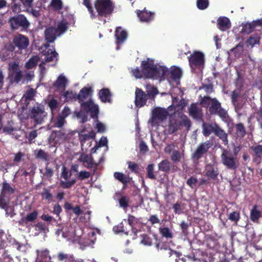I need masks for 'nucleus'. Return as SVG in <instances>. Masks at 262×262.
<instances>
[{
  "mask_svg": "<svg viewBox=\"0 0 262 262\" xmlns=\"http://www.w3.org/2000/svg\"><path fill=\"white\" fill-rule=\"evenodd\" d=\"M141 67L144 78L147 79L162 78L169 72L166 68L157 66L154 59L148 58L142 61Z\"/></svg>",
  "mask_w": 262,
  "mask_h": 262,
  "instance_id": "nucleus-1",
  "label": "nucleus"
},
{
  "mask_svg": "<svg viewBox=\"0 0 262 262\" xmlns=\"http://www.w3.org/2000/svg\"><path fill=\"white\" fill-rule=\"evenodd\" d=\"M15 192V188L10 184L4 181L2 184V188L0 192V208L4 209L6 212V216L11 217L15 215L14 207L10 205V195Z\"/></svg>",
  "mask_w": 262,
  "mask_h": 262,
  "instance_id": "nucleus-2",
  "label": "nucleus"
},
{
  "mask_svg": "<svg viewBox=\"0 0 262 262\" xmlns=\"http://www.w3.org/2000/svg\"><path fill=\"white\" fill-rule=\"evenodd\" d=\"M200 104L204 107H208L210 115H217L222 119L226 118L227 112L222 106L221 103L216 98H212L210 96L201 97L200 100Z\"/></svg>",
  "mask_w": 262,
  "mask_h": 262,
  "instance_id": "nucleus-3",
  "label": "nucleus"
},
{
  "mask_svg": "<svg viewBox=\"0 0 262 262\" xmlns=\"http://www.w3.org/2000/svg\"><path fill=\"white\" fill-rule=\"evenodd\" d=\"M30 41L29 38L21 34L14 35L12 41L6 43L5 49L6 51L17 54H21L23 50H26L29 47Z\"/></svg>",
  "mask_w": 262,
  "mask_h": 262,
  "instance_id": "nucleus-4",
  "label": "nucleus"
},
{
  "mask_svg": "<svg viewBox=\"0 0 262 262\" xmlns=\"http://www.w3.org/2000/svg\"><path fill=\"white\" fill-rule=\"evenodd\" d=\"M203 134L205 137H208L213 133L219 137L225 145H228V134L215 122L203 123L202 124Z\"/></svg>",
  "mask_w": 262,
  "mask_h": 262,
  "instance_id": "nucleus-5",
  "label": "nucleus"
},
{
  "mask_svg": "<svg viewBox=\"0 0 262 262\" xmlns=\"http://www.w3.org/2000/svg\"><path fill=\"white\" fill-rule=\"evenodd\" d=\"M94 6L97 12L96 17L99 19L110 16L115 8V5L111 0H96Z\"/></svg>",
  "mask_w": 262,
  "mask_h": 262,
  "instance_id": "nucleus-6",
  "label": "nucleus"
},
{
  "mask_svg": "<svg viewBox=\"0 0 262 262\" xmlns=\"http://www.w3.org/2000/svg\"><path fill=\"white\" fill-rule=\"evenodd\" d=\"M221 162L223 165L230 170L236 171L239 166L238 160L232 155L230 150L223 149L221 155Z\"/></svg>",
  "mask_w": 262,
  "mask_h": 262,
  "instance_id": "nucleus-7",
  "label": "nucleus"
},
{
  "mask_svg": "<svg viewBox=\"0 0 262 262\" xmlns=\"http://www.w3.org/2000/svg\"><path fill=\"white\" fill-rule=\"evenodd\" d=\"M8 77L11 83H19L23 78V72L20 69L18 62H10L8 65Z\"/></svg>",
  "mask_w": 262,
  "mask_h": 262,
  "instance_id": "nucleus-8",
  "label": "nucleus"
},
{
  "mask_svg": "<svg viewBox=\"0 0 262 262\" xmlns=\"http://www.w3.org/2000/svg\"><path fill=\"white\" fill-rule=\"evenodd\" d=\"M212 146L210 141H206L198 145L194 152L191 155V159L194 162L199 160L206 155L209 148Z\"/></svg>",
  "mask_w": 262,
  "mask_h": 262,
  "instance_id": "nucleus-9",
  "label": "nucleus"
},
{
  "mask_svg": "<svg viewBox=\"0 0 262 262\" xmlns=\"http://www.w3.org/2000/svg\"><path fill=\"white\" fill-rule=\"evenodd\" d=\"M9 22L12 30H17L19 28L23 30H26L30 25L27 18L22 14H18L11 17Z\"/></svg>",
  "mask_w": 262,
  "mask_h": 262,
  "instance_id": "nucleus-10",
  "label": "nucleus"
},
{
  "mask_svg": "<svg viewBox=\"0 0 262 262\" xmlns=\"http://www.w3.org/2000/svg\"><path fill=\"white\" fill-rule=\"evenodd\" d=\"M188 58L189 66L193 70L202 68L204 65V55L200 51L193 52Z\"/></svg>",
  "mask_w": 262,
  "mask_h": 262,
  "instance_id": "nucleus-11",
  "label": "nucleus"
},
{
  "mask_svg": "<svg viewBox=\"0 0 262 262\" xmlns=\"http://www.w3.org/2000/svg\"><path fill=\"white\" fill-rule=\"evenodd\" d=\"M168 116V111L164 108L157 107L154 108L151 112L150 122L152 125L157 123V121H163L165 120Z\"/></svg>",
  "mask_w": 262,
  "mask_h": 262,
  "instance_id": "nucleus-12",
  "label": "nucleus"
},
{
  "mask_svg": "<svg viewBox=\"0 0 262 262\" xmlns=\"http://www.w3.org/2000/svg\"><path fill=\"white\" fill-rule=\"evenodd\" d=\"M30 118L33 119L36 124H40L43 121L46 116L43 106L39 105L36 107H33L30 114Z\"/></svg>",
  "mask_w": 262,
  "mask_h": 262,
  "instance_id": "nucleus-13",
  "label": "nucleus"
},
{
  "mask_svg": "<svg viewBox=\"0 0 262 262\" xmlns=\"http://www.w3.org/2000/svg\"><path fill=\"white\" fill-rule=\"evenodd\" d=\"M81 108L86 113H91V117L93 119H97L99 114L98 105L94 104L92 100L85 102H82Z\"/></svg>",
  "mask_w": 262,
  "mask_h": 262,
  "instance_id": "nucleus-14",
  "label": "nucleus"
},
{
  "mask_svg": "<svg viewBox=\"0 0 262 262\" xmlns=\"http://www.w3.org/2000/svg\"><path fill=\"white\" fill-rule=\"evenodd\" d=\"M205 176L210 179L215 180L217 179L220 170L215 163H208L205 166Z\"/></svg>",
  "mask_w": 262,
  "mask_h": 262,
  "instance_id": "nucleus-15",
  "label": "nucleus"
},
{
  "mask_svg": "<svg viewBox=\"0 0 262 262\" xmlns=\"http://www.w3.org/2000/svg\"><path fill=\"white\" fill-rule=\"evenodd\" d=\"M148 99L147 95L141 89L136 88L135 91V104L140 108L146 105Z\"/></svg>",
  "mask_w": 262,
  "mask_h": 262,
  "instance_id": "nucleus-16",
  "label": "nucleus"
},
{
  "mask_svg": "<svg viewBox=\"0 0 262 262\" xmlns=\"http://www.w3.org/2000/svg\"><path fill=\"white\" fill-rule=\"evenodd\" d=\"M79 160L83 163L87 164V165H85L87 168L90 169L94 167V172H95L97 170L98 167L100 164V162H94V159L91 155H82Z\"/></svg>",
  "mask_w": 262,
  "mask_h": 262,
  "instance_id": "nucleus-17",
  "label": "nucleus"
},
{
  "mask_svg": "<svg viewBox=\"0 0 262 262\" xmlns=\"http://www.w3.org/2000/svg\"><path fill=\"white\" fill-rule=\"evenodd\" d=\"M136 13L142 22L149 23L154 19L155 13L148 11L145 8L142 10H137Z\"/></svg>",
  "mask_w": 262,
  "mask_h": 262,
  "instance_id": "nucleus-18",
  "label": "nucleus"
},
{
  "mask_svg": "<svg viewBox=\"0 0 262 262\" xmlns=\"http://www.w3.org/2000/svg\"><path fill=\"white\" fill-rule=\"evenodd\" d=\"M250 148L253 151L252 162L259 165L262 161V145L252 146Z\"/></svg>",
  "mask_w": 262,
  "mask_h": 262,
  "instance_id": "nucleus-19",
  "label": "nucleus"
},
{
  "mask_svg": "<svg viewBox=\"0 0 262 262\" xmlns=\"http://www.w3.org/2000/svg\"><path fill=\"white\" fill-rule=\"evenodd\" d=\"M50 47L49 43L45 45V47L47 50L44 51V54L46 56L45 60L46 62L53 61L54 60L57 61L58 54L55 51L53 46L52 47V49H49Z\"/></svg>",
  "mask_w": 262,
  "mask_h": 262,
  "instance_id": "nucleus-20",
  "label": "nucleus"
},
{
  "mask_svg": "<svg viewBox=\"0 0 262 262\" xmlns=\"http://www.w3.org/2000/svg\"><path fill=\"white\" fill-rule=\"evenodd\" d=\"M182 124L181 123V119L172 118L169 120L168 125L167 132L169 135L174 134L175 132L181 129Z\"/></svg>",
  "mask_w": 262,
  "mask_h": 262,
  "instance_id": "nucleus-21",
  "label": "nucleus"
},
{
  "mask_svg": "<svg viewBox=\"0 0 262 262\" xmlns=\"http://www.w3.org/2000/svg\"><path fill=\"white\" fill-rule=\"evenodd\" d=\"M57 29L53 27H49L45 30V37L48 43L54 41L57 37Z\"/></svg>",
  "mask_w": 262,
  "mask_h": 262,
  "instance_id": "nucleus-22",
  "label": "nucleus"
},
{
  "mask_svg": "<svg viewBox=\"0 0 262 262\" xmlns=\"http://www.w3.org/2000/svg\"><path fill=\"white\" fill-rule=\"evenodd\" d=\"M115 36L116 39V43L121 45L126 39L127 33L121 27H117L115 30Z\"/></svg>",
  "mask_w": 262,
  "mask_h": 262,
  "instance_id": "nucleus-23",
  "label": "nucleus"
},
{
  "mask_svg": "<svg viewBox=\"0 0 262 262\" xmlns=\"http://www.w3.org/2000/svg\"><path fill=\"white\" fill-rule=\"evenodd\" d=\"M189 115L194 119H199L202 118V110L195 103H192L188 108Z\"/></svg>",
  "mask_w": 262,
  "mask_h": 262,
  "instance_id": "nucleus-24",
  "label": "nucleus"
},
{
  "mask_svg": "<svg viewBox=\"0 0 262 262\" xmlns=\"http://www.w3.org/2000/svg\"><path fill=\"white\" fill-rule=\"evenodd\" d=\"M92 92L93 90L92 88L84 86L80 90L79 94H77V99L79 102H83L89 96L92 95Z\"/></svg>",
  "mask_w": 262,
  "mask_h": 262,
  "instance_id": "nucleus-25",
  "label": "nucleus"
},
{
  "mask_svg": "<svg viewBox=\"0 0 262 262\" xmlns=\"http://www.w3.org/2000/svg\"><path fill=\"white\" fill-rule=\"evenodd\" d=\"M262 216L261 211L258 209L257 205H254L250 212V219L254 223H257L259 219Z\"/></svg>",
  "mask_w": 262,
  "mask_h": 262,
  "instance_id": "nucleus-26",
  "label": "nucleus"
},
{
  "mask_svg": "<svg viewBox=\"0 0 262 262\" xmlns=\"http://www.w3.org/2000/svg\"><path fill=\"white\" fill-rule=\"evenodd\" d=\"M218 28L222 31H226L231 27L229 19L226 17H220L217 20Z\"/></svg>",
  "mask_w": 262,
  "mask_h": 262,
  "instance_id": "nucleus-27",
  "label": "nucleus"
},
{
  "mask_svg": "<svg viewBox=\"0 0 262 262\" xmlns=\"http://www.w3.org/2000/svg\"><path fill=\"white\" fill-rule=\"evenodd\" d=\"M98 96L102 102H111L112 94L107 88H103L98 92Z\"/></svg>",
  "mask_w": 262,
  "mask_h": 262,
  "instance_id": "nucleus-28",
  "label": "nucleus"
},
{
  "mask_svg": "<svg viewBox=\"0 0 262 262\" xmlns=\"http://www.w3.org/2000/svg\"><path fill=\"white\" fill-rule=\"evenodd\" d=\"M260 39V36L257 34L253 36H250L247 38L246 41V46L247 47H251V48H252L254 45H259Z\"/></svg>",
  "mask_w": 262,
  "mask_h": 262,
  "instance_id": "nucleus-29",
  "label": "nucleus"
},
{
  "mask_svg": "<svg viewBox=\"0 0 262 262\" xmlns=\"http://www.w3.org/2000/svg\"><path fill=\"white\" fill-rule=\"evenodd\" d=\"M114 177L115 179L121 182L124 185H126L131 181V178L120 172H114Z\"/></svg>",
  "mask_w": 262,
  "mask_h": 262,
  "instance_id": "nucleus-30",
  "label": "nucleus"
},
{
  "mask_svg": "<svg viewBox=\"0 0 262 262\" xmlns=\"http://www.w3.org/2000/svg\"><path fill=\"white\" fill-rule=\"evenodd\" d=\"M67 83L66 78L62 75H60L53 83V86L57 89L64 90Z\"/></svg>",
  "mask_w": 262,
  "mask_h": 262,
  "instance_id": "nucleus-31",
  "label": "nucleus"
},
{
  "mask_svg": "<svg viewBox=\"0 0 262 262\" xmlns=\"http://www.w3.org/2000/svg\"><path fill=\"white\" fill-rule=\"evenodd\" d=\"M235 135L237 138H243L246 135L245 127L242 123H239L235 125Z\"/></svg>",
  "mask_w": 262,
  "mask_h": 262,
  "instance_id": "nucleus-32",
  "label": "nucleus"
},
{
  "mask_svg": "<svg viewBox=\"0 0 262 262\" xmlns=\"http://www.w3.org/2000/svg\"><path fill=\"white\" fill-rule=\"evenodd\" d=\"M171 163L167 159L162 160L158 164L159 170L168 173L171 169Z\"/></svg>",
  "mask_w": 262,
  "mask_h": 262,
  "instance_id": "nucleus-33",
  "label": "nucleus"
},
{
  "mask_svg": "<svg viewBox=\"0 0 262 262\" xmlns=\"http://www.w3.org/2000/svg\"><path fill=\"white\" fill-rule=\"evenodd\" d=\"M39 60L40 58L37 55L33 56L26 62L25 68L29 70L35 67Z\"/></svg>",
  "mask_w": 262,
  "mask_h": 262,
  "instance_id": "nucleus-34",
  "label": "nucleus"
},
{
  "mask_svg": "<svg viewBox=\"0 0 262 262\" xmlns=\"http://www.w3.org/2000/svg\"><path fill=\"white\" fill-rule=\"evenodd\" d=\"M35 157L36 159H40L43 161H47L49 159V155L48 152H45L41 149H36L34 151Z\"/></svg>",
  "mask_w": 262,
  "mask_h": 262,
  "instance_id": "nucleus-35",
  "label": "nucleus"
},
{
  "mask_svg": "<svg viewBox=\"0 0 262 262\" xmlns=\"http://www.w3.org/2000/svg\"><path fill=\"white\" fill-rule=\"evenodd\" d=\"M244 42L241 41L235 47L231 49L230 52L233 53L235 57H239L244 51Z\"/></svg>",
  "mask_w": 262,
  "mask_h": 262,
  "instance_id": "nucleus-36",
  "label": "nucleus"
},
{
  "mask_svg": "<svg viewBox=\"0 0 262 262\" xmlns=\"http://www.w3.org/2000/svg\"><path fill=\"white\" fill-rule=\"evenodd\" d=\"M242 33L250 34L255 29V25L253 21L251 23H246L242 24Z\"/></svg>",
  "mask_w": 262,
  "mask_h": 262,
  "instance_id": "nucleus-37",
  "label": "nucleus"
},
{
  "mask_svg": "<svg viewBox=\"0 0 262 262\" xmlns=\"http://www.w3.org/2000/svg\"><path fill=\"white\" fill-rule=\"evenodd\" d=\"M170 77L174 80L180 79L182 76V71L180 68L174 67L171 68L169 71Z\"/></svg>",
  "mask_w": 262,
  "mask_h": 262,
  "instance_id": "nucleus-38",
  "label": "nucleus"
},
{
  "mask_svg": "<svg viewBox=\"0 0 262 262\" xmlns=\"http://www.w3.org/2000/svg\"><path fill=\"white\" fill-rule=\"evenodd\" d=\"M240 96V92L239 90H235L232 92L231 94V100L232 104L234 105L235 108L238 107V98Z\"/></svg>",
  "mask_w": 262,
  "mask_h": 262,
  "instance_id": "nucleus-39",
  "label": "nucleus"
},
{
  "mask_svg": "<svg viewBox=\"0 0 262 262\" xmlns=\"http://www.w3.org/2000/svg\"><path fill=\"white\" fill-rule=\"evenodd\" d=\"M159 231L161 235L167 239H171L173 237V234L168 227L160 228Z\"/></svg>",
  "mask_w": 262,
  "mask_h": 262,
  "instance_id": "nucleus-40",
  "label": "nucleus"
},
{
  "mask_svg": "<svg viewBox=\"0 0 262 262\" xmlns=\"http://www.w3.org/2000/svg\"><path fill=\"white\" fill-rule=\"evenodd\" d=\"M40 195L42 199L46 200L49 202L53 201V195L51 193L50 190L49 188H44Z\"/></svg>",
  "mask_w": 262,
  "mask_h": 262,
  "instance_id": "nucleus-41",
  "label": "nucleus"
},
{
  "mask_svg": "<svg viewBox=\"0 0 262 262\" xmlns=\"http://www.w3.org/2000/svg\"><path fill=\"white\" fill-rule=\"evenodd\" d=\"M82 4L88 9V10L90 14L91 18L93 19L96 18V15L94 12V10H93V8L91 4V1L90 0H83Z\"/></svg>",
  "mask_w": 262,
  "mask_h": 262,
  "instance_id": "nucleus-42",
  "label": "nucleus"
},
{
  "mask_svg": "<svg viewBox=\"0 0 262 262\" xmlns=\"http://www.w3.org/2000/svg\"><path fill=\"white\" fill-rule=\"evenodd\" d=\"M38 213L37 210H34L33 212L29 213L25 216L28 224L34 222L37 219Z\"/></svg>",
  "mask_w": 262,
  "mask_h": 262,
  "instance_id": "nucleus-43",
  "label": "nucleus"
},
{
  "mask_svg": "<svg viewBox=\"0 0 262 262\" xmlns=\"http://www.w3.org/2000/svg\"><path fill=\"white\" fill-rule=\"evenodd\" d=\"M95 133L93 131H91L88 134H81L79 136V138L81 142H84L86 140L95 138Z\"/></svg>",
  "mask_w": 262,
  "mask_h": 262,
  "instance_id": "nucleus-44",
  "label": "nucleus"
},
{
  "mask_svg": "<svg viewBox=\"0 0 262 262\" xmlns=\"http://www.w3.org/2000/svg\"><path fill=\"white\" fill-rule=\"evenodd\" d=\"M154 164H149L146 168V177L151 180H155L156 179L155 175L154 173Z\"/></svg>",
  "mask_w": 262,
  "mask_h": 262,
  "instance_id": "nucleus-45",
  "label": "nucleus"
},
{
  "mask_svg": "<svg viewBox=\"0 0 262 262\" xmlns=\"http://www.w3.org/2000/svg\"><path fill=\"white\" fill-rule=\"evenodd\" d=\"M35 230L38 231L39 233H45L47 230V227L45 223L39 222L34 226Z\"/></svg>",
  "mask_w": 262,
  "mask_h": 262,
  "instance_id": "nucleus-46",
  "label": "nucleus"
},
{
  "mask_svg": "<svg viewBox=\"0 0 262 262\" xmlns=\"http://www.w3.org/2000/svg\"><path fill=\"white\" fill-rule=\"evenodd\" d=\"M181 157L182 155L180 151L176 150H173L170 155L171 160L174 163L180 162L181 161Z\"/></svg>",
  "mask_w": 262,
  "mask_h": 262,
  "instance_id": "nucleus-47",
  "label": "nucleus"
},
{
  "mask_svg": "<svg viewBox=\"0 0 262 262\" xmlns=\"http://www.w3.org/2000/svg\"><path fill=\"white\" fill-rule=\"evenodd\" d=\"M63 96L65 98L66 100L67 101L72 100L73 99L77 100V94L73 91H66L64 93Z\"/></svg>",
  "mask_w": 262,
  "mask_h": 262,
  "instance_id": "nucleus-48",
  "label": "nucleus"
},
{
  "mask_svg": "<svg viewBox=\"0 0 262 262\" xmlns=\"http://www.w3.org/2000/svg\"><path fill=\"white\" fill-rule=\"evenodd\" d=\"M161 244L160 250H163L167 251L168 256L169 257L172 256L173 254H175L176 256H178V252L171 249L166 243L162 242L161 243Z\"/></svg>",
  "mask_w": 262,
  "mask_h": 262,
  "instance_id": "nucleus-49",
  "label": "nucleus"
},
{
  "mask_svg": "<svg viewBox=\"0 0 262 262\" xmlns=\"http://www.w3.org/2000/svg\"><path fill=\"white\" fill-rule=\"evenodd\" d=\"M209 0H197L196 6L200 10H205L209 6Z\"/></svg>",
  "mask_w": 262,
  "mask_h": 262,
  "instance_id": "nucleus-50",
  "label": "nucleus"
},
{
  "mask_svg": "<svg viewBox=\"0 0 262 262\" xmlns=\"http://www.w3.org/2000/svg\"><path fill=\"white\" fill-rule=\"evenodd\" d=\"M65 123L66 121L64 117H62L59 115L57 116L56 120L55 121L54 126L61 128L63 126Z\"/></svg>",
  "mask_w": 262,
  "mask_h": 262,
  "instance_id": "nucleus-51",
  "label": "nucleus"
},
{
  "mask_svg": "<svg viewBox=\"0 0 262 262\" xmlns=\"http://www.w3.org/2000/svg\"><path fill=\"white\" fill-rule=\"evenodd\" d=\"M200 89L204 90L205 92L207 94H210L214 92L213 85L212 83L209 84L203 83Z\"/></svg>",
  "mask_w": 262,
  "mask_h": 262,
  "instance_id": "nucleus-52",
  "label": "nucleus"
},
{
  "mask_svg": "<svg viewBox=\"0 0 262 262\" xmlns=\"http://www.w3.org/2000/svg\"><path fill=\"white\" fill-rule=\"evenodd\" d=\"M51 5L55 10H60L62 8V3L61 0H52Z\"/></svg>",
  "mask_w": 262,
  "mask_h": 262,
  "instance_id": "nucleus-53",
  "label": "nucleus"
},
{
  "mask_svg": "<svg viewBox=\"0 0 262 262\" xmlns=\"http://www.w3.org/2000/svg\"><path fill=\"white\" fill-rule=\"evenodd\" d=\"M57 32H59L60 34L63 33L68 29V24L63 21L60 22L57 25Z\"/></svg>",
  "mask_w": 262,
  "mask_h": 262,
  "instance_id": "nucleus-54",
  "label": "nucleus"
},
{
  "mask_svg": "<svg viewBox=\"0 0 262 262\" xmlns=\"http://www.w3.org/2000/svg\"><path fill=\"white\" fill-rule=\"evenodd\" d=\"M142 238L141 243L146 246H151L152 245L151 239L146 234H143L141 235Z\"/></svg>",
  "mask_w": 262,
  "mask_h": 262,
  "instance_id": "nucleus-55",
  "label": "nucleus"
},
{
  "mask_svg": "<svg viewBox=\"0 0 262 262\" xmlns=\"http://www.w3.org/2000/svg\"><path fill=\"white\" fill-rule=\"evenodd\" d=\"M113 231L116 233L122 232V233H124L127 234V232H126L125 230V229L124 228V225L122 222L119 223L117 226H115L113 227Z\"/></svg>",
  "mask_w": 262,
  "mask_h": 262,
  "instance_id": "nucleus-56",
  "label": "nucleus"
},
{
  "mask_svg": "<svg viewBox=\"0 0 262 262\" xmlns=\"http://www.w3.org/2000/svg\"><path fill=\"white\" fill-rule=\"evenodd\" d=\"M228 219L231 221L237 222L240 219L239 213L237 211H233L229 214Z\"/></svg>",
  "mask_w": 262,
  "mask_h": 262,
  "instance_id": "nucleus-57",
  "label": "nucleus"
},
{
  "mask_svg": "<svg viewBox=\"0 0 262 262\" xmlns=\"http://www.w3.org/2000/svg\"><path fill=\"white\" fill-rule=\"evenodd\" d=\"M128 168L133 172L137 173L139 172V166L136 163L128 162Z\"/></svg>",
  "mask_w": 262,
  "mask_h": 262,
  "instance_id": "nucleus-58",
  "label": "nucleus"
},
{
  "mask_svg": "<svg viewBox=\"0 0 262 262\" xmlns=\"http://www.w3.org/2000/svg\"><path fill=\"white\" fill-rule=\"evenodd\" d=\"M35 91L33 89L31 88L26 92L24 97L25 98L26 100H31L33 99Z\"/></svg>",
  "mask_w": 262,
  "mask_h": 262,
  "instance_id": "nucleus-59",
  "label": "nucleus"
},
{
  "mask_svg": "<svg viewBox=\"0 0 262 262\" xmlns=\"http://www.w3.org/2000/svg\"><path fill=\"white\" fill-rule=\"evenodd\" d=\"M147 97L150 98H154L155 96L158 94V90L157 88L152 86L150 89L147 91Z\"/></svg>",
  "mask_w": 262,
  "mask_h": 262,
  "instance_id": "nucleus-60",
  "label": "nucleus"
},
{
  "mask_svg": "<svg viewBox=\"0 0 262 262\" xmlns=\"http://www.w3.org/2000/svg\"><path fill=\"white\" fill-rule=\"evenodd\" d=\"M133 75L137 79H141L144 77L143 71H141L138 68L133 69L132 71Z\"/></svg>",
  "mask_w": 262,
  "mask_h": 262,
  "instance_id": "nucleus-61",
  "label": "nucleus"
},
{
  "mask_svg": "<svg viewBox=\"0 0 262 262\" xmlns=\"http://www.w3.org/2000/svg\"><path fill=\"white\" fill-rule=\"evenodd\" d=\"M49 164V162L46 163V166L45 169V171L43 175L47 178H51L53 176L54 171L51 168L48 166Z\"/></svg>",
  "mask_w": 262,
  "mask_h": 262,
  "instance_id": "nucleus-62",
  "label": "nucleus"
},
{
  "mask_svg": "<svg viewBox=\"0 0 262 262\" xmlns=\"http://www.w3.org/2000/svg\"><path fill=\"white\" fill-rule=\"evenodd\" d=\"M48 106L52 111L55 110L58 106V102L57 100L52 98L48 103Z\"/></svg>",
  "mask_w": 262,
  "mask_h": 262,
  "instance_id": "nucleus-63",
  "label": "nucleus"
},
{
  "mask_svg": "<svg viewBox=\"0 0 262 262\" xmlns=\"http://www.w3.org/2000/svg\"><path fill=\"white\" fill-rule=\"evenodd\" d=\"M128 199L125 196L121 197L119 200V205L121 207L126 208L128 206Z\"/></svg>",
  "mask_w": 262,
  "mask_h": 262,
  "instance_id": "nucleus-64",
  "label": "nucleus"
}]
</instances>
